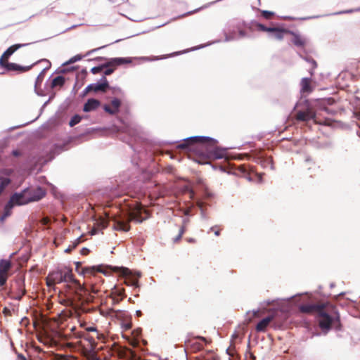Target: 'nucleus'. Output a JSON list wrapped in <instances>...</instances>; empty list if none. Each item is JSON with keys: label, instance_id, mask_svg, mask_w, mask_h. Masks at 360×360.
<instances>
[{"label": "nucleus", "instance_id": "nucleus-1", "mask_svg": "<svg viewBox=\"0 0 360 360\" xmlns=\"http://www.w3.org/2000/svg\"><path fill=\"white\" fill-rule=\"evenodd\" d=\"M177 148L196 152L200 156L209 160H219L226 157V150L218 147V141L206 136H194L184 139Z\"/></svg>", "mask_w": 360, "mask_h": 360}, {"label": "nucleus", "instance_id": "nucleus-2", "mask_svg": "<svg viewBox=\"0 0 360 360\" xmlns=\"http://www.w3.org/2000/svg\"><path fill=\"white\" fill-rule=\"evenodd\" d=\"M148 218V213L142 205H136L125 214L113 218V229L116 231H128L130 229L129 222L134 221L141 223Z\"/></svg>", "mask_w": 360, "mask_h": 360}, {"label": "nucleus", "instance_id": "nucleus-3", "mask_svg": "<svg viewBox=\"0 0 360 360\" xmlns=\"http://www.w3.org/2000/svg\"><path fill=\"white\" fill-rule=\"evenodd\" d=\"M250 24V22L246 24L245 22L238 19L229 20L223 30V33L225 37L224 41L228 42L250 37V35L245 31L246 28L252 32L248 28Z\"/></svg>", "mask_w": 360, "mask_h": 360}, {"label": "nucleus", "instance_id": "nucleus-4", "mask_svg": "<svg viewBox=\"0 0 360 360\" xmlns=\"http://www.w3.org/2000/svg\"><path fill=\"white\" fill-rule=\"evenodd\" d=\"M316 316L319 327L325 333H327L331 328L332 325L340 321L338 313L335 311L332 307H326L325 304H323V307H321Z\"/></svg>", "mask_w": 360, "mask_h": 360}, {"label": "nucleus", "instance_id": "nucleus-5", "mask_svg": "<svg viewBox=\"0 0 360 360\" xmlns=\"http://www.w3.org/2000/svg\"><path fill=\"white\" fill-rule=\"evenodd\" d=\"M293 110L296 111L295 118L297 121L307 122L312 120L318 122L315 112L307 101L297 103Z\"/></svg>", "mask_w": 360, "mask_h": 360}, {"label": "nucleus", "instance_id": "nucleus-6", "mask_svg": "<svg viewBox=\"0 0 360 360\" xmlns=\"http://www.w3.org/2000/svg\"><path fill=\"white\" fill-rule=\"evenodd\" d=\"M251 31H262L269 33V37L277 40H282L285 34H289L290 30L281 27H266L257 21H251L248 26Z\"/></svg>", "mask_w": 360, "mask_h": 360}, {"label": "nucleus", "instance_id": "nucleus-7", "mask_svg": "<svg viewBox=\"0 0 360 360\" xmlns=\"http://www.w3.org/2000/svg\"><path fill=\"white\" fill-rule=\"evenodd\" d=\"M130 63H131V58H112L108 59L105 63L92 68L91 69V72L92 74L96 75L101 72L104 68H108L109 66L115 67Z\"/></svg>", "mask_w": 360, "mask_h": 360}, {"label": "nucleus", "instance_id": "nucleus-8", "mask_svg": "<svg viewBox=\"0 0 360 360\" xmlns=\"http://www.w3.org/2000/svg\"><path fill=\"white\" fill-rule=\"evenodd\" d=\"M114 270L118 271L122 276H126L124 283L129 286L139 288L138 279L134 278L132 271L126 267H114Z\"/></svg>", "mask_w": 360, "mask_h": 360}, {"label": "nucleus", "instance_id": "nucleus-9", "mask_svg": "<svg viewBox=\"0 0 360 360\" xmlns=\"http://www.w3.org/2000/svg\"><path fill=\"white\" fill-rule=\"evenodd\" d=\"M27 191L26 190L24 189L20 193H15L8 200V207H13L15 205L20 206L28 204V202H27Z\"/></svg>", "mask_w": 360, "mask_h": 360}, {"label": "nucleus", "instance_id": "nucleus-10", "mask_svg": "<svg viewBox=\"0 0 360 360\" xmlns=\"http://www.w3.org/2000/svg\"><path fill=\"white\" fill-rule=\"evenodd\" d=\"M61 283H63L61 268L50 272L46 277V285L49 288Z\"/></svg>", "mask_w": 360, "mask_h": 360}, {"label": "nucleus", "instance_id": "nucleus-11", "mask_svg": "<svg viewBox=\"0 0 360 360\" xmlns=\"http://www.w3.org/2000/svg\"><path fill=\"white\" fill-rule=\"evenodd\" d=\"M26 191H27V202H35L41 200L44 197L46 192L45 191L41 188L37 187L35 188H25Z\"/></svg>", "mask_w": 360, "mask_h": 360}, {"label": "nucleus", "instance_id": "nucleus-12", "mask_svg": "<svg viewBox=\"0 0 360 360\" xmlns=\"http://www.w3.org/2000/svg\"><path fill=\"white\" fill-rule=\"evenodd\" d=\"M111 105L112 107H110L108 104H105L103 108L106 112L109 113L110 115H114L117 114L120 110V108L121 106V101L117 98H114L111 101Z\"/></svg>", "mask_w": 360, "mask_h": 360}, {"label": "nucleus", "instance_id": "nucleus-13", "mask_svg": "<svg viewBox=\"0 0 360 360\" xmlns=\"http://www.w3.org/2000/svg\"><path fill=\"white\" fill-rule=\"evenodd\" d=\"M93 91L94 92H105L110 87L109 83L105 76H103L96 83H93Z\"/></svg>", "mask_w": 360, "mask_h": 360}, {"label": "nucleus", "instance_id": "nucleus-14", "mask_svg": "<svg viewBox=\"0 0 360 360\" xmlns=\"http://www.w3.org/2000/svg\"><path fill=\"white\" fill-rule=\"evenodd\" d=\"M323 307V304H302L299 307V309L302 313L306 314H317L321 307Z\"/></svg>", "mask_w": 360, "mask_h": 360}, {"label": "nucleus", "instance_id": "nucleus-15", "mask_svg": "<svg viewBox=\"0 0 360 360\" xmlns=\"http://www.w3.org/2000/svg\"><path fill=\"white\" fill-rule=\"evenodd\" d=\"M101 105V102L95 98H89L84 103L83 110L86 112H91L97 109Z\"/></svg>", "mask_w": 360, "mask_h": 360}, {"label": "nucleus", "instance_id": "nucleus-16", "mask_svg": "<svg viewBox=\"0 0 360 360\" xmlns=\"http://www.w3.org/2000/svg\"><path fill=\"white\" fill-rule=\"evenodd\" d=\"M289 34H292L293 37L292 42L294 44L295 46L297 47H304L305 44L307 43V39L301 36L298 33L290 31Z\"/></svg>", "mask_w": 360, "mask_h": 360}, {"label": "nucleus", "instance_id": "nucleus-17", "mask_svg": "<svg viewBox=\"0 0 360 360\" xmlns=\"http://www.w3.org/2000/svg\"><path fill=\"white\" fill-rule=\"evenodd\" d=\"M61 271L63 283H77V281L74 279L72 270L70 268L67 266H63L61 268Z\"/></svg>", "mask_w": 360, "mask_h": 360}, {"label": "nucleus", "instance_id": "nucleus-18", "mask_svg": "<svg viewBox=\"0 0 360 360\" xmlns=\"http://www.w3.org/2000/svg\"><path fill=\"white\" fill-rule=\"evenodd\" d=\"M104 47H105V46H101L100 48L94 49L92 50H90L84 56H82L81 54H77V55L72 57L71 58H70V60H68L67 62L64 63L63 64V65H70V64L74 63L75 62H77V61L82 60L84 56H89L92 53H94V52L97 51L98 49H101L104 48Z\"/></svg>", "mask_w": 360, "mask_h": 360}, {"label": "nucleus", "instance_id": "nucleus-19", "mask_svg": "<svg viewBox=\"0 0 360 360\" xmlns=\"http://www.w3.org/2000/svg\"><path fill=\"white\" fill-rule=\"evenodd\" d=\"M30 44H15L9 48H8L2 54V56L4 57L6 59H8L13 54L15 51H16L18 49H19L21 47H24L26 46H28Z\"/></svg>", "mask_w": 360, "mask_h": 360}, {"label": "nucleus", "instance_id": "nucleus-20", "mask_svg": "<svg viewBox=\"0 0 360 360\" xmlns=\"http://www.w3.org/2000/svg\"><path fill=\"white\" fill-rule=\"evenodd\" d=\"M274 319V316H268L262 319L256 326V330L258 332H263L269 323Z\"/></svg>", "mask_w": 360, "mask_h": 360}, {"label": "nucleus", "instance_id": "nucleus-21", "mask_svg": "<svg viewBox=\"0 0 360 360\" xmlns=\"http://www.w3.org/2000/svg\"><path fill=\"white\" fill-rule=\"evenodd\" d=\"M310 78L308 77H304L302 79L300 82V86H301V92L302 93H307L309 94L312 91V87L310 84Z\"/></svg>", "mask_w": 360, "mask_h": 360}, {"label": "nucleus", "instance_id": "nucleus-22", "mask_svg": "<svg viewBox=\"0 0 360 360\" xmlns=\"http://www.w3.org/2000/svg\"><path fill=\"white\" fill-rule=\"evenodd\" d=\"M32 66H21L16 63H9L6 65V70L8 71L25 72L30 69Z\"/></svg>", "mask_w": 360, "mask_h": 360}, {"label": "nucleus", "instance_id": "nucleus-23", "mask_svg": "<svg viewBox=\"0 0 360 360\" xmlns=\"http://www.w3.org/2000/svg\"><path fill=\"white\" fill-rule=\"evenodd\" d=\"M96 271L98 272H103V274H105L104 271L101 270V266H86L84 267L82 270L81 274L83 275H93Z\"/></svg>", "mask_w": 360, "mask_h": 360}, {"label": "nucleus", "instance_id": "nucleus-24", "mask_svg": "<svg viewBox=\"0 0 360 360\" xmlns=\"http://www.w3.org/2000/svg\"><path fill=\"white\" fill-rule=\"evenodd\" d=\"M258 163L261 165L263 168L269 167L271 169H274V165L272 160L270 158H262L258 160Z\"/></svg>", "mask_w": 360, "mask_h": 360}, {"label": "nucleus", "instance_id": "nucleus-25", "mask_svg": "<svg viewBox=\"0 0 360 360\" xmlns=\"http://www.w3.org/2000/svg\"><path fill=\"white\" fill-rule=\"evenodd\" d=\"M11 266V263L7 259L0 260V273L8 274V270Z\"/></svg>", "mask_w": 360, "mask_h": 360}, {"label": "nucleus", "instance_id": "nucleus-26", "mask_svg": "<svg viewBox=\"0 0 360 360\" xmlns=\"http://www.w3.org/2000/svg\"><path fill=\"white\" fill-rule=\"evenodd\" d=\"M65 82V79L63 76H57L55 78L53 79L51 82V88H55L56 86H62L64 85Z\"/></svg>", "mask_w": 360, "mask_h": 360}, {"label": "nucleus", "instance_id": "nucleus-27", "mask_svg": "<svg viewBox=\"0 0 360 360\" xmlns=\"http://www.w3.org/2000/svg\"><path fill=\"white\" fill-rule=\"evenodd\" d=\"M89 288V292H87L86 294L87 295V297L85 299V302L86 303L91 302L93 301L94 297L90 295V293H94L97 294L98 290L95 288V285L93 284H91Z\"/></svg>", "mask_w": 360, "mask_h": 360}, {"label": "nucleus", "instance_id": "nucleus-28", "mask_svg": "<svg viewBox=\"0 0 360 360\" xmlns=\"http://www.w3.org/2000/svg\"><path fill=\"white\" fill-rule=\"evenodd\" d=\"M65 144H55L51 149V152L54 155L59 154L65 150Z\"/></svg>", "mask_w": 360, "mask_h": 360}, {"label": "nucleus", "instance_id": "nucleus-29", "mask_svg": "<svg viewBox=\"0 0 360 360\" xmlns=\"http://www.w3.org/2000/svg\"><path fill=\"white\" fill-rule=\"evenodd\" d=\"M8 206H9V202H8L7 204L6 205L5 208H4V212L0 218V220L1 221H4L11 214V210L13 207H10Z\"/></svg>", "mask_w": 360, "mask_h": 360}, {"label": "nucleus", "instance_id": "nucleus-30", "mask_svg": "<svg viewBox=\"0 0 360 360\" xmlns=\"http://www.w3.org/2000/svg\"><path fill=\"white\" fill-rule=\"evenodd\" d=\"M198 205L200 210V216H201V219H203V220H207L208 219V216L207 215L205 210H204V204L203 202H198Z\"/></svg>", "mask_w": 360, "mask_h": 360}, {"label": "nucleus", "instance_id": "nucleus-31", "mask_svg": "<svg viewBox=\"0 0 360 360\" xmlns=\"http://www.w3.org/2000/svg\"><path fill=\"white\" fill-rule=\"evenodd\" d=\"M81 120H82L81 116H79V115H75L71 118V120L69 122V124L70 127H74L75 125L79 123Z\"/></svg>", "mask_w": 360, "mask_h": 360}, {"label": "nucleus", "instance_id": "nucleus-32", "mask_svg": "<svg viewBox=\"0 0 360 360\" xmlns=\"http://www.w3.org/2000/svg\"><path fill=\"white\" fill-rule=\"evenodd\" d=\"M46 70L44 69L40 73L39 75L37 76V79H36V81H35V89H37V86L40 84L41 82H42V80H43V77H44V70Z\"/></svg>", "mask_w": 360, "mask_h": 360}, {"label": "nucleus", "instance_id": "nucleus-33", "mask_svg": "<svg viewBox=\"0 0 360 360\" xmlns=\"http://www.w3.org/2000/svg\"><path fill=\"white\" fill-rule=\"evenodd\" d=\"M113 293L117 296L121 297V300L124 297V290L123 288L120 289L115 287Z\"/></svg>", "mask_w": 360, "mask_h": 360}, {"label": "nucleus", "instance_id": "nucleus-34", "mask_svg": "<svg viewBox=\"0 0 360 360\" xmlns=\"http://www.w3.org/2000/svg\"><path fill=\"white\" fill-rule=\"evenodd\" d=\"M184 232V226H181V228L179 229V234L174 238V242H178L181 238Z\"/></svg>", "mask_w": 360, "mask_h": 360}, {"label": "nucleus", "instance_id": "nucleus-35", "mask_svg": "<svg viewBox=\"0 0 360 360\" xmlns=\"http://www.w3.org/2000/svg\"><path fill=\"white\" fill-rule=\"evenodd\" d=\"M7 278L8 274L0 273V286H3L6 283Z\"/></svg>", "mask_w": 360, "mask_h": 360}, {"label": "nucleus", "instance_id": "nucleus-36", "mask_svg": "<svg viewBox=\"0 0 360 360\" xmlns=\"http://www.w3.org/2000/svg\"><path fill=\"white\" fill-rule=\"evenodd\" d=\"M262 16L265 18V19H270L271 16H273L274 15V13L271 11H262Z\"/></svg>", "mask_w": 360, "mask_h": 360}, {"label": "nucleus", "instance_id": "nucleus-37", "mask_svg": "<svg viewBox=\"0 0 360 360\" xmlns=\"http://www.w3.org/2000/svg\"><path fill=\"white\" fill-rule=\"evenodd\" d=\"M93 356H96L95 352L93 349L87 351L85 354V358L86 360H92Z\"/></svg>", "mask_w": 360, "mask_h": 360}, {"label": "nucleus", "instance_id": "nucleus-38", "mask_svg": "<svg viewBox=\"0 0 360 360\" xmlns=\"http://www.w3.org/2000/svg\"><path fill=\"white\" fill-rule=\"evenodd\" d=\"M78 285V290L83 292L84 293H86L87 292H89V288L87 286H85L84 285H81L77 281V283H76Z\"/></svg>", "mask_w": 360, "mask_h": 360}, {"label": "nucleus", "instance_id": "nucleus-39", "mask_svg": "<svg viewBox=\"0 0 360 360\" xmlns=\"http://www.w3.org/2000/svg\"><path fill=\"white\" fill-rule=\"evenodd\" d=\"M110 67H111V66H109V67H108V68H105V70H104V72H103V74H104V75H103V76H105H105H107V75H111V74L114 72L115 68H110Z\"/></svg>", "mask_w": 360, "mask_h": 360}, {"label": "nucleus", "instance_id": "nucleus-40", "mask_svg": "<svg viewBox=\"0 0 360 360\" xmlns=\"http://www.w3.org/2000/svg\"><path fill=\"white\" fill-rule=\"evenodd\" d=\"M306 61L311 64L312 68L314 69L316 68V62L313 58H303Z\"/></svg>", "mask_w": 360, "mask_h": 360}, {"label": "nucleus", "instance_id": "nucleus-41", "mask_svg": "<svg viewBox=\"0 0 360 360\" xmlns=\"http://www.w3.org/2000/svg\"><path fill=\"white\" fill-rule=\"evenodd\" d=\"M354 12H356L354 11V8L339 11V12L335 13L334 14L335 15H340V14H345V13H354Z\"/></svg>", "mask_w": 360, "mask_h": 360}, {"label": "nucleus", "instance_id": "nucleus-42", "mask_svg": "<svg viewBox=\"0 0 360 360\" xmlns=\"http://www.w3.org/2000/svg\"><path fill=\"white\" fill-rule=\"evenodd\" d=\"M6 58L2 56L0 58V66L4 68L6 70V65L9 63L8 62H5L4 60Z\"/></svg>", "mask_w": 360, "mask_h": 360}, {"label": "nucleus", "instance_id": "nucleus-43", "mask_svg": "<svg viewBox=\"0 0 360 360\" xmlns=\"http://www.w3.org/2000/svg\"><path fill=\"white\" fill-rule=\"evenodd\" d=\"M122 327L125 330H129L131 328V323L129 322L123 323Z\"/></svg>", "mask_w": 360, "mask_h": 360}, {"label": "nucleus", "instance_id": "nucleus-44", "mask_svg": "<svg viewBox=\"0 0 360 360\" xmlns=\"http://www.w3.org/2000/svg\"><path fill=\"white\" fill-rule=\"evenodd\" d=\"M188 223H189L188 217H185L182 219V226H184V231L186 230V227Z\"/></svg>", "mask_w": 360, "mask_h": 360}, {"label": "nucleus", "instance_id": "nucleus-45", "mask_svg": "<svg viewBox=\"0 0 360 360\" xmlns=\"http://www.w3.org/2000/svg\"><path fill=\"white\" fill-rule=\"evenodd\" d=\"M304 162H305L306 163L309 164V165H311V164H314V163H313V162H312L311 158L309 156H308V155H307V156H306L305 160H304Z\"/></svg>", "mask_w": 360, "mask_h": 360}, {"label": "nucleus", "instance_id": "nucleus-46", "mask_svg": "<svg viewBox=\"0 0 360 360\" xmlns=\"http://www.w3.org/2000/svg\"><path fill=\"white\" fill-rule=\"evenodd\" d=\"M84 89L88 93L90 92V91H93V85H92V84H89Z\"/></svg>", "mask_w": 360, "mask_h": 360}, {"label": "nucleus", "instance_id": "nucleus-47", "mask_svg": "<svg viewBox=\"0 0 360 360\" xmlns=\"http://www.w3.org/2000/svg\"><path fill=\"white\" fill-rule=\"evenodd\" d=\"M84 89L88 93L90 92V91H93V85H92V84H89Z\"/></svg>", "mask_w": 360, "mask_h": 360}, {"label": "nucleus", "instance_id": "nucleus-48", "mask_svg": "<svg viewBox=\"0 0 360 360\" xmlns=\"http://www.w3.org/2000/svg\"><path fill=\"white\" fill-rule=\"evenodd\" d=\"M86 330L87 331H89V332H95V331H97L96 328H95V327H94V326H89V327H87Z\"/></svg>", "mask_w": 360, "mask_h": 360}, {"label": "nucleus", "instance_id": "nucleus-49", "mask_svg": "<svg viewBox=\"0 0 360 360\" xmlns=\"http://www.w3.org/2000/svg\"><path fill=\"white\" fill-rule=\"evenodd\" d=\"M18 360H27L25 356L22 354H18L17 356Z\"/></svg>", "mask_w": 360, "mask_h": 360}, {"label": "nucleus", "instance_id": "nucleus-50", "mask_svg": "<svg viewBox=\"0 0 360 360\" xmlns=\"http://www.w3.org/2000/svg\"><path fill=\"white\" fill-rule=\"evenodd\" d=\"M122 89L119 87L117 88H113V94H121Z\"/></svg>", "mask_w": 360, "mask_h": 360}, {"label": "nucleus", "instance_id": "nucleus-51", "mask_svg": "<svg viewBox=\"0 0 360 360\" xmlns=\"http://www.w3.org/2000/svg\"><path fill=\"white\" fill-rule=\"evenodd\" d=\"M89 252V249L86 248H83L81 250V253L82 255H86L88 252Z\"/></svg>", "mask_w": 360, "mask_h": 360}, {"label": "nucleus", "instance_id": "nucleus-52", "mask_svg": "<svg viewBox=\"0 0 360 360\" xmlns=\"http://www.w3.org/2000/svg\"><path fill=\"white\" fill-rule=\"evenodd\" d=\"M12 154H13L14 156L18 157V156H19V155H20V153L18 150H13Z\"/></svg>", "mask_w": 360, "mask_h": 360}, {"label": "nucleus", "instance_id": "nucleus-53", "mask_svg": "<svg viewBox=\"0 0 360 360\" xmlns=\"http://www.w3.org/2000/svg\"><path fill=\"white\" fill-rule=\"evenodd\" d=\"M134 277L136 276L138 278H140L141 276V273L140 271H136L134 274H133Z\"/></svg>", "mask_w": 360, "mask_h": 360}, {"label": "nucleus", "instance_id": "nucleus-54", "mask_svg": "<svg viewBox=\"0 0 360 360\" xmlns=\"http://www.w3.org/2000/svg\"><path fill=\"white\" fill-rule=\"evenodd\" d=\"M258 314H259V310H253L252 311V316H254V317L257 316Z\"/></svg>", "mask_w": 360, "mask_h": 360}, {"label": "nucleus", "instance_id": "nucleus-55", "mask_svg": "<svg viewBox=\"0 0 360 360\" xmlns=\"http://www.w3.org/2000/svg\"><path fill=\"white\" fill-rule=\"evenodd\" d=\"M136 316L140 317L142 315L141 311V310H136Z\"/></svg>", "mask_w": 360, "mask_h": 360}, {"label": "nucleus", "instance_id": "nucleus-56", "mask_svg": "<svg viewBox=\"0 0 360 360\" xmlns=\"http://www.w3.org/2000/svg\"><path fill=\"white\" fill-rule=\"evenodd\" d=\"M80 242H81V237H79V238H77L76 243L75 244L74 247H75V245L79 244Z\"/></svg>", "mask_w": 360, "mask_h": 360}, {"label": "nucleus", "instance_id": "nucleus-57", "mask_svg": "<svg viewBox=\"0 0 360 360\" xmlns=\"http://www.w3.org/2000/svg\"><path fill=\"white\" fill-rule=\"evenodd\" d=\"M49 221H50V220H49L48 218H45V219H44V223L45 224H49Z\"/></svg>", "mask_w": 360, "mask_h": 360}, {"label": "nucleus", "instance_id": "nucleus-58", "mask_svg": "<svg viewBox=\"0 0 360 360\" xmlns=\"http://www.w3.org/2000/svg\"><path fill=\"white\" fill-rule=\"evenodd\" d=\"M92 360H101L100 358L97 357V356H93Z\"/></svg>", "mask_w": 360, "mask_h": 360}, {"label": "nucleus", "instance_id": "nucleus-59", "mask_svg": "<svg viewBox=\"0 0 360 360\" xmlns=\"http://www.w3.org/2000/svg\"><path fill=\"white\" fill-rule=\"evenodd\" d=\"M77 27V25H72V26H71V27H70L67 28L65 31H68V30H72V29H73V28H75V27Z\"/></svg>", "mask_w": 360, "mask_h": 360}, {"label": "nucleus", "instance_id": "nucleus-60", "mask_svg": "<svg viewBox=\"0 0 360 360\" xmlns=\"http://www.w3.org/2000/svg\"><path fill=\"white\" fill-rule=\"evenodd\" d=\"M81 72H82V74H84V75H86V74H87V71H86V69H83V70H81Z\"/></svg>", "mask_w": 360, "mask_h": 360}, {"label": "nucleus", "instance_id": "nucleus-61", "mask_svg": "<svg viewBox=\"0 0 360 360\" xmlns=\"http://www.w3.org/2000/svg\"><path fill=\"white\" fill-rule=\"evenodd\" d=\"M214 235L217 236H219L220 235L219 231H214Z\"/></svg>", "mask_w": 360, "mask_h": 360}, {"label": "nucleus", "instance_id": "nucleus-62", "mask_svg": "<svg viewBox=\"0 0 360 360\" xmlns=\"http://www.w3.org/2000/svg\"><path fill=\"white\" fill-rule=\"evenodd\" d=\"M188 241L189 243H193V242H195V239H193V238H189V239H188Z\"/></svg>", "mask_w": 360, "mask_h": 360}, {"label": "nucleus", "instance_id": "nucleus-63", "mask_svg": "<svg viewBox=\"0 0 360 360\" xmlns=\"http://www.w3.org/2000/svg\"><path fill=\"white\" fill-rule=\"evenodd\" d=\"M354 11H356V12H360V6L357 7V8H355Z\"/></svg>", "mask_w": 360, "mask_h": 360}, {"label": "nucleus", "instance_id": "nucleus-64", "mask_svg": "<svg viewBox=\"0 0 360 360\" xmlns=\"http://www.w3.org/2000/svg\"><path fill=\"white\" fill-rule=\"evenodd\" d=\"M356 133H357V135L360 137V127Z\"/></svg>", "mask_w": 360, "mask_h": 360}]
</instances>
